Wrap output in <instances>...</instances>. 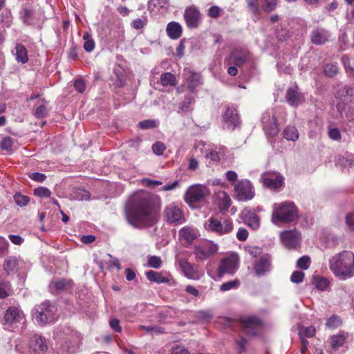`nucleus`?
Masks as SVG:
<instances>
[{"label": "nucleus", "mask_w": 354, "mask_h": 354, "mask_svg": "<svg viewBox=\"0 0 354 354\" xmlns=\"http://www.w3.org/2000/svg\"><path fill=\"white\" fill-rule=\"evenodd\" d=\"M160 198L145 191L133 193L126 203L124 214L127 222L134 227H149L156 223Z\"/></svg>", "instance_id": "nucleus-1"}, {"label": "nucleus", "mask_w": 354, "mask_h": 354, "mask_svg": "<svg viewBox=\"0 0 354 354\" xmlns=\"http://www.w3.org/2000/svg\"><path fill=\"white\" fill-rule=\"evenodd\" d=\"M329 268L342 279L354 277V254L347 250L335 254L329 260Z\"/></svg>", "instance_id": "nucleus-2"}, {"label": "nucleus", "mask_w": 354, "mask_h": 354, "mask_svg": "<svg viewBox=\"0 0 354 354\" xmlns=\"http://www.w3.org/2000/svg\"><path fill=\"white\" fill-rule=\"evenodd\" d=\"M298 217L297 209L294 203L285 201L273 205L272 222L279 225L280 223H287L295 221Z\"/></svg>", "instance_id": "nucleus-3"}, {"label": "nucleus", "mask_w": 354, "mask_h": 354, "mask_svg": "<svg viewBox=\"0 0 354 354\" xmlns=\"http://www.w3.org/2000/svg\"><path fill=\"white\" fill-rule=\"evenodd\" d=\"M57 308L55 305L46 301L39 306H36L32 310V317L35 322L40 325L53 322L55 319Z\"/></svg>", "instance_id": "nucleus-4"}, {"label": "nucleus", "mask_w": 354, "mask_h": 354, "mask_svg": "<svg viewBox=\"0 0 354 354\" xmlns=\"http://www.w3.org/2000/svg\"><path fill=\"white\" fill-rule=\"evenodd\" d=\"M24 320L25 315L19 306H12L4 313L0 322L5 330L13 331Z\"/></svg>", "instance_id": "nucleus-5"}, {"label": "nucleus", "mask_w": 354, "mask_h": 354, "mask_svg": "<svg viewBox=\"0 0 354 354\" xmlns=\"http://www.w3.org/2000/svg\"><path fill=\"white\" fill-rule=\"evenodd\" d=\"M195 147L204 155L209 164L216 165L220 162V153L223 149V147L203 140L198 141Z\"/></svg>", "instance_id": "nucleus-6"}, {"label": "nucleus", "mask_w": 354, "mask_h": 354, "mask_svg": "<svg viewBox=\"0 0 354 354\" xmlns=\"http://www.w3.org/2000/svg\"><path fill=\"white\" fill-rule=\"evenodd\" d=\"M209 194V190L206 186L196 184L187 189L184 200L189 207H193L195 203L203 201Z\"/></svg>", "instance_id": "nucleus-7"}, {"label": "nucleus", "mask_w": 354, "mask_h": 354, "mask_svg": "<svg viewBox=\"0 0 354 354\" xmlns=\"http://www.w3.org/2000/svg\"><path fill=\"white\" fill-rule=\"evenodd\" d=\"M205 229L218 235L230 233L233 230V223L230 219L218 220L214 217L209 218L205 224Z\"/></svg>", "instance_id": "nucleus-8"}, {"label": "nucleus", "mask_w": 354, "mask_h": 354, "mask_svg": "<svg viewBox=\"0 0 354 354\" xmlns=\"http://www.w3.org/2000/svg\"><path fill=\"white\" fill-rule=\"evenodd\" d=\"M163 217L169 224L181 225L185 221L183 210L174 203L165 206Z\"/></svg>", "instance_id": "nucleus-9"}, {"label": "nucleus", "mask_w": 354, "mask_h": 354, "mask_svg": "<svg viewBox=\"0 0 354 354\" xmlns=\"http://www.w3.org/2000/svg\"><path fill=\"white\" fill-rule=\"evenodd\" d=\"M234 196L239 201H250L254 196V189L248 180L243 179L234 184Z\"/></svg>", "instance_id": "nucleus-10"}, {"label": "nucleus", "mask_w": 354, "mask_h": 354, "mask_svg": "<svg viewBox=\"0 0 354 354\" xmlns=\"http://www.w3.org/2000/svg\"><path fill=\"white\" fill-rule=\"evenodd\" d=\"M239 259L236 254H232L223 259L218 268V277L221 278L224 274H233L239 268Z\"/></svg>", "instance_id": "nucleus-11"}, {"label": "nucleus", "mask_w": 354, "mask_h": 354, "mask_svg": "<svg viewBox=\"0 0 354 354\" xmlns=\"http://www.w3.org/2000/svg\"><path fill=\"white\" fill-rule=\"evenodd\" d=\"M263 128L265 133L270 136H274L279 132L277 118L272 111H267L263 113L261 118Z\"/></svg>", "instance_id": "nucleus-12"}, {"label": "nucleus", "mask_w": 354, "mask_h": 354, "mask_svg": "<svg viewBox=\"0 0 354 354\" xmlns=\"http://www.w3.org/2000/svg\"><path fill=\"white\" fill-rule=\"evenodd\" d=\"M255 274L259 277H263L270 273L272 270V259L269 254H264L257 260L253 265Z\"/></svg>", "instance_id": "nucleus-13"}, {"label": "nucleus", "mask_w": 354, "mask_h": 354, "mask_svg": "<svg viewBox=\"0 0 354 354\" xmlns=\"http://www.w3.org/2000/svg\"><path fill=\"white\" fill-rule=\"evenodd\" d=\"M218 250L216 244L204 242L194 248V254L198 261H204L214 254Z\"/></svg>", "instance_id": "nucleus-14"}, {"label": "nucleus", "mask_w": 354, "mask_h": 354, "mask_svg": "<svg viewBox=\"0 0 354 354\" xmlns=\"http://www.w3.org/2000/svg\"><path fill=\"white\" fill-rule=\"evenodd\" d=\"M250 58V53L243 48H235L230 54L226 62L229 65H235L236 66H242Z\"/></svg>", "instance_id": "nucleus-15"}, {"label": "nucleus", "mask_w": 354, "mask_h": 354, "mask_svg": "<svg viewBox=\"0 0 354 354\" xmlns=\"http://www.w3.org/2000/svg\"><path fill=\"white\" fill-rule=\"evenodd\" d=\"M28 345L32 354H43L48 348L46 338L37 334H34L30 337Z\"/></svg>", "instance_id": "nucleus-16"}, {"label": "nucleus", "mask_w": 354, "mask_h": 354, "mask_svg": "<svg viewBox=\"0 0 354 354\" xmlns=\"http://www.w3.org/2000/svg\"><path fill=\"white\" fill-rule=\"evenodd\" d=\"M280 238L283 245L288 248H295L301 241L300 233L296 230L281 232Z\"/></svg>", "instance_id": "nucleus-17"}, {"label": "nucleus", "mask_w": 354, "mask_h": 354, "mask_svg": "<svg viewBox=\"0 0 354 354\" xmlns=\"http://www.w3.org/2000/svg\"><path fill=\"white\" fill-rule=\"evenodd\" d=\"M176 263L180 267L185 276L189 279H199L201 274L198 269L190 264L187 260L176 257Z\"/></svg>", "instance_id": "nucleus-18"}, {"label": "nucleus", "mask_w": 354, "mask_h": 354, "mask_svg": "<svg viewBox=\"0 0 354 354\" xmlns=\"http://www.w3.org/2000/svg\"><path fill=\"white\" fill-rule=\"evenodd\" d=\"M223 120L226 128L233 130L240 123L239 116L236 108L228 106L223 115Z\"/></svg>", "instance_id": "nucleus-19"}, {"label": "nucleus", "mask_w": 354, "mask_h": 354, "mask_svg": "<svg viewBox=\"0 0 354 354\" xmlns=\"http://www.w3.org/2000/svg\"><path fill=\"white\" fill-rule=\"evenodd\" d=\"M241 326L245 333L256 335L258 330L262 327V322L257 317H245L241 319Z\"/></svg>", "instance_id": "nucleus-20"}, {"label": "nucleus", "mask_w": 354, "mask_h": 354, "mask_svg": "<svg viewBox=\"0 0 354 354\" xmlns=\"http://www.w3.org/2000/svg\"><path fill=\"white\" fill-rule=\"evenodd\" d=\"M263 185L270 189H277L282 186L283 177L278 173L265 174L261 176Z\"/></svg>", "instance_id": "nucleus-21"}, {"label": "nucleus", "mask_w": 354, "mask_h": 354, "mask_svg": "<svg viewBox=\"0 0 354 354\" xmlns=\"http://www.w3.org/2000/svg\"><path fill=\"white\" fill-rule=\"evenodd\" d=\"M201 14L196 8L190 6L185 10L184 19L189 28H196L198 26Z\"/></svg>", "instance_id": "nucleus-22"}, {"label": "nucleus", "mask_w": 354, "mask_h": 354, "mask_svg": "<svg viewBox=\"0 0 354 354\" xmlns=\"http://www.w3.org/2000/svg\"><path fill=\"white\" fill-rule=\"evenodd\" d=\"M286 99L290 106H297L304 101V96L299 93L298 87L295 86L288 89Z\"/></svg>", "instance_id": "nucleus-23"}, {"label": "nucleus", "mask_w": 354, "mask_h": 354, "mask_svg": "<svg viewBox=\"0 0 354 354\" xmlns=\"http://www.w3.org/2000/svg\"><path fill=\"white\" fill-rule=\"evenodd\" d=\"M241 217L245 224L254 230L259 227V218L257 214L251 209L245 208L241 212Z\"/></svg>", "instance_id": "nucleus-24"}, {"label": "nucleus", "mask_w": 354, "mask_h": 354, "mask_svg": "<svg viewBox=\"0 0 354 354\" xmlns=\"http://www.w3.org/2000/svg\"><path fill=\"white\" fill-rule=\"evenodd\" d=\"M330 36L328 30L317 28L312 31L310 40L315 45H322L328 41Z\"/></svg>", "instance_id": "nucleus-25"}, {"label": "nucleus", "mask_w": 354, "mask_h": 354, "mask_svg": "<svg viewBox=\"0 0 354 354\" xmlns=\"http://www.w3.org/2000/svg\"><path fill=\"white\" fill-rule=\"evenodd\" d=\"M335 97L343 100L344 103H354V87L347 86L342 87L337 91Z\"/></svg>", "instance_id": "nucleus-26"}, {"label": "nucleus", "mask_w": 354, "mask_h": 354, "mask_svg": "<svg viewBox=\"0 0 354 354\" xmlns=\"http://www.w3.org/2000/svg\"><path fill=\"white\" fill-rule=\"evenodd\" d=\"M215 201L217 203L221 210H227L231 205V199L230 196L223 191H219L215 193Z\"/></svg>", "instance_id": "nucleus-27"}, {"label": "nucleus", "mask_w": 354, "mask_h": 354, "mask_svg": "<svg viewBox=\"0 0 354 354\" xmlns=\"http://www.w3.org/2000/svg\"><path fill=\"white\" fill-rule=\"evenodd\" d=\"M198 235V230L191 227H184L179 231L180 238L184 240L187 243H191L197 238Z\"/></svg>", "instance_id": "nucleus-28"}, {"label": "nucleus", "mask_w": 354, "mask_h": 354, "mask_svg": "<svg viewBox=\"0 0 354 354\" xmlns=\"http://www.w3.org/2000/svg\"><path fill=\"white\" fill-rule=\"evenodd\" d=\"M166 31L169 38L177 39L182 35L183 28L179 23L171 21L167 24Z\"/></svg>", "instance_id": "nucleus-29"}, {"label": "nucleus", "mask_w": 354, "mask_h": 354, "mask_svg": "<svg viewBox=\"0 0 354 354\" xmlns=\"http://www.w3.org/2000/svg\"><path fill=\"white\" fill-rule=\"evenodd\" d=\"M15 56L17 62L26 64L28 62V51L21 44H17L15 48Z\"/></svg>", "instance_id": "nucleus-30"}, {"label": "nucleus", "mask_w": 354, "mask_h": 354, "mask_svg": "<svg viewBox=\"0 0 354 354\" xmlns=\"http://www.w3.org/2000/svg\"><path fill=\"white\" fill-rule=\"evenodd\" d=\"M147 279L151 282L157 283H165L169 281V279L162 273L153 270H149L146 272Z\"/></svg>", "instance_id": "nucleus-31"}, {"label": "nucleus", "mask_w": 354, "mask_h": 354, "mask_svg": "<svg viewBox=\"0 0 354 354\" xmlns=\"http://www.w3.org/2000/svg\"><path fill=\"white\" fill-rule=\"evenodd\" d=\"M187 88L194 92L195 88L201 84V76L197 73H191L190 75L187 79Z\"/></svg>", "instance_id": "nucleus-32"}, {"label": "nucleus", "mask_w": 354, "mask_h": 354, "mask_svg": "<svg viewBox=\"0 0 354 354\" xmlns=\"http://www.w3.org/2000/svg\"><path fill=\"white\" fill-rule=\"evenodd\" d=\"M354 163V155L352 153H346L338 158L336 165L344 168H349Z\"/></svg>", "instance_id": "nucleus-33"}, {"label": "nucleus", "mask_w": 354, "mask_h": 354, "mask_svg": "<svg viewBox=\"0 0 354 354\" xmlns=\"http://www.w3.org/2000/svg\"><path fill=\"white\" fill-rule=\"evenodd\" d=\"M160 83L163 86H175L177 83L174 75L171 73H164L160 76Z\"/></svg>", "instance_id": "nucleus-34"}, {"label": "nucleus", "mask_w": 354, "mask_h": 354, "mask_svg": "<svg viewBox=\"0 0 354 354\" xmlns=\"http://www.w3.org/2000/svg\"><path fill=\"white\" fill-rule=\"evenodd\" d=\"M283 136L288 140L295 141L299 138V132L295 127H287L283 131Z\"/></svg>", "instance_id": "nucleus-35"}, {"label": "nucleus", "mask_w": 354, "mask_h": 354, "mask_svg": "<svg viewBox=\"0 0 354 354\" xmlns=\"http://www.w3.org/2000/svg\"><path fill=\"white\" fill-rule=\"evenodd\" d=\"M17 265V259L15 257H9L5 259L3 268L4 270L9 274L16 270Z\"/></svg>", "instance_id": "nucleus-36"}, {"label": "nucleus", "mask_w": 354, "mask_h": 354, "mask_svg": "<svg viewBox=\"0 0 354 354\" xmlns=\"http://www.w3.org/2000/svg\"><path fill=\"white\" fill-rule=\"evenodd\" d=\"M346 342V337L344 335L339 334L331 337V347L334 351L338 350Z\"/></svg>", "instance_id": "nucleus-37"}, {"label": "nucleus", "mask_w": 354, "mask_h": 354, "mask_svg": "<svg viewBox=\"0 0 354 354\" xmlns=\"http://www.w3.org/2000/svg\"><path fill=\"white\" fill-rule=\"evenodd\" d=\"M313 283L321 291L326 290L329 286L328 280L326 278L320 277L315 278Z\"/></svg>", "instance_id": "nucleus-38"}, {"label": "nucleus", "mask_w": 354, "mask_h": 354, "mask_svg": "<svg viewBox=\"0 0 354 354\" xmlns=\"http://www.w3.org/2000/svg\"><path fill=\"white\" fill-rule=\"evenodd\" d=\"M83 39L84 40V48L87 52H91L95 48V42L91 38V35L86 32L84 33Z\"/></svg>", "instance_id": "nucleus-39"}, {"label": "nucleus", "mask_w": 354, "mask_h": 354, "mask_svg": "<svg viewBox=\"0 0 354 354\" xmlns=\"http://www.w3.org/2000/svg\"><path fill=\"white\" fill-rule=\"evenodd\" d=\"M90 197V194L88 191L84 189H76L73 195L72 198L77 201L87 200Z\"/></svg>", "instance_id": "nucleus-40"}, {"label": "nucleus", "mask_w": 354, "mask_h": 354, "mask_svg": "<svg viewBox=\"0 0 354 354\" xmlns=\"http://www.w3.org/2000/svg\"><path fill=\"white\" fill-rule=\"evenodd\" d=\"M315 333V328L313 326L301 327L299 329V335L300 339L312 337Z\"/></svg>", "instance_id": "nucleus-41"}, {"label": "nucleus", "mask_w": 354, "mask_h": 354, "mask_svg": "<svg viewBox=\"0 0 354 354\" xmlns=\"http://www.w3.org/2000/svg\"><path fill=\"white\" fill-rule=\"evenodd\" d=\"M13 198L16 204L20 207H24L30 202V198L21 193H16Z\"/></svg>", "instance_id": "nucleus-42"}, {"label": "nucleus", "mask_w": 354, "mask_h": 354, "mask_svg": "<svg viewBox=\"0 0 354 354\" xmlns=\"http://www.w3.org/2000/svg\"><path fill=\"white\" fill-rule=\"evenodd\" d=\"M167 4L168 0H149L148 7L149 9L154 10L155 9L165 8Z\"/></svg>", "instance_id": "nucleus-43"}, {"label": "nucleus", "mask_w": 354, "mask_h": 354, "mask_svg": "<svg viewBox=\"0 0 354 354\" xmlns=\"http://www.w3.org/2000/svg\"><path fill=\"white\" fill-rule=\"evenodd\" d=\"M159 122L158 120L148 119L139 122V127L142 129H149L157 127Z\"/></svg>", "instance_id": "nucleus-44"}, {"label": "nucleus", "mask_w": 354, "mask_h": 354, "mask_svg": "<svg viewBox=\"0 0 354 354\" xmlns=\"http://www.w3.org/2000/svg\"><path fill=\"white\" fill-rule=\"evenodd\" d=\"M338 72V67L336 64H327L324 68L325 75L328 77H333Z\"/></svg>", "instance_id": "nucleus-45"}, {"label": "nucleus", "mask_w": 354, "mask_h": 354, "mask_svg": "<svg viewBox=\"0 0 354 354\" xmlns=\"http://www.w3.org/2000/svg\"><path fill=\"white\" fill-rule=\"evenodd\" d=\"M1 22L6 27L9 28L12 24V16L9 10H6L1 14Z\"/></svg>", "instance_id": "nucleus-46"}, {"label": "nucleus", "mask_w": 354, "mask_h": 354, "mask_svg": "<svg viewBox=\"0 0 354 354\" xmlns=\"http://www.w3.org/2000/svg\"><path fill=\"white\" fill-rule=\"evenodd\" d=\"M13 144V140L11 138L6 137L2 140L0 145L3 150H6L10 153L12 152Z\"/></svg>", "instance_id": "nucleus-47"}, {"label": "nucleus", "mask_w": 354, "mask_h": 354, "mask_svg": "<svg viewBox=\"0 0 354 354\" xmlns=\"http://www.w3.org/2000/svg\"><path fill=\"white\" fill-rule=\"evenodd\" d=\"M240 284V282L239 280H233V281H227V282H225L224 283H223L221 287H220V290L221 291H228L230 290H232V289H236L239 287Z\"/></svg>", "instance_id": "nucleus-48"}, {"label": "nucleus", "mask_w": 354, "mask_h": 354, "mask_svg": "<svg viewBox=\"0 0 354 354\" xmlns=\"http://www.w3.org/2000/svg\"><path fill=\"white\" fill-rule=\"evenodd\" d=\"M34 194L41 198H48L50 196L51 192L46 187H39L34 189Z\"/></svg>", "instance_id": "nucleus-49"}, {"label": "nucleus", "mask_w": 354, "mask_h": 354, "mask_svg": "<svg viewBox=\"0 0 354 354\" xmlns=\"http://www.w3.org/2000/svg\"><path fill=\"white\" fill-rule=\"evenodd\" d=\"M310 263V259L308 256H303L297 260V266L300 269L306 270Z\"/></svg>", "instance_id": "nucleus-50"}, {"label": "nucleus", "mask_w": 354, "mask_h": 354, "mask_svg": "<svg viewBox=\"0 0 354 354\" xmlns=\"http://www.w3.org/2000/svg\"><path fill=\"white\" fill-rule=\"evenodd\" d=\"M32 11L31 10L24 8L21 12V17L24 23L26 24H30L32 23Z\"/></svg>", "instance_id": "nucleus-51"}, {"label": "nucleus", "mask_w": 354, "mask_h": 354, "mask_svg": "<svg viewBox=\"0 0 354 354\" xmlns=\"http://www.w3.org/2000/svg\"><path fill=\"white\" fill-rule=\"evenodd\" d=\"M248 7L249 10L254 15H259L260 13L259 6L257 0H248Z\"/></svg>", "instance_id": "nucleus-52"}, {"label": "nucleus", "mask_w": 354, "mask_h": 354, "mask_svg": "<svg viewBox=\"0 0 354 354\" xmlns=\"http://www.w3.org/2000/svg\"><path fill=\"white\" fill-rule=\"evenodd\" d=\"M148 264L151 268L158 269L162 266V260L159 257L151 256L149 258Z\"/></svg>", "instance_id": "nucleus-53"}, {"label": "nucleus", "mask_w": 354, "mask_h": 354, "mask_svg": "<svg viewBox=\"0 0 354 354\" xmlns=\"http://www.w3.org/2000/svg\"><path fill=\"white\" fill-rule=\"evenodd\" d=\"M166 147L162 142H156L152 145L153 152L158 156L162 155Z\"/></svg>", "instance_id": "nucleus-54"}, {"label": "nucleus", "mask_w": 354, "mask_h": 354, "mask_svg": "<svg viewBox=\"0 0 354 354\" xmlns=\"http://www.w3.org/2000/svg\"><path fill=\"white\" fill-rule=\"evenodd\" d=\"M194 102V98L189 95L185 96L184 100L180 106V109L183 112H187L190 104Z\"/></svg>", "instance_id": "nucleus-55"}, {"label": "nucleus", "mask_w": 354, "mask_h": 354, "mask_svg": "<svg viewBox=\"0 0 354 354\" xmlns=\"http://www.w3.org/2000/svg\"><path fill=\"white\" fill-rule=\"evenodd\" d=\"M304 273L301 271L296 270L292 272L290 277V281L295 283H299L303 281Z\"/></svg>", "instance_id": "nucleus-56"}, {"label": "nucleus", "mask_w": 354, "mask_h": 354, "mask_svg": "<svg viewBox=\"0 0 354 354\" xmlns=\"http://www.w3.org/2000/svg\"><path fill=\"white\" fill-rule=\"evenodd\" d=\"M245 250L252 257H257L262 252L261 248L257 246H247L245 247Z\"/></svg>", "instance_id": "nucleus-57"}, {"label": "nucleus", "mask_w": 354, "mask_h": 354, "mask_svg": "<svg viewBox=\"0 0 354 354\" xmlns=\"http://www.w3.org/2000/svg\"><path fill=\"white\" fill-rule=\"evenodd\" d=\"M342 62L345 68L346 73L351 75L354 73V68L351 66L350 59L347 55H344L342 58Z\"/></svg>", "instance_id": "nucleus-58"}, {"label": "nucleus", "mask_w": 354, "mask_h": 354, "mask_svg": "<svg viewBox=\"0 0 354 354\" xmlns=\"http://www.w3.org/2000/svg\"><path fill=\"white\" fill-rule=\"evenodd\" d=\"M10 291V284L8 282L0 283V298H6L8 296Z\"/></svg>", "instance_id": "nucleus-59"}, {"label": "nucleus", "mask_w": 354, "mask_h": 354, "mask_svg": "<svg viewBox=\"0 0 354 354\" xmlns=\"http://www.w3.org/2000/svg\"><path fill=\"white\" fill-rule=\"evenodd\" d=\"M277 4V0H266L263 8L266 12H270L275 9Z\"/></svg>", "instance_id": "nucleus-60"}, {"label": "nucleus", "mask_w": 354, "mask_h": 354, "mask_svg": "<svg viewBox=\"0 0 354 354\" xmlns=\"http://www.w3.org/2000/svg\"><path fill=\"white\" fill-rule=\"evenodd\" d=\"M48 115V111L44 105L39 106L35 112V115L37 118H44Z\"/></svg>", "instance_id": "nucleus-61"}, {"label": "nucleus", "mask_w": 354, "mask_h": 354, "mask_svg": "<svg viewBox=\"0 0 354 354\" xmlns=\"http://www.w3.org/2000/svg\"><path fill=\"white\" fill-rule=\"evenodd\" d=\"M68 284V281H67L66 279H62L54 283H51L50 284V287H52V286L54 285L56 290L59 291L64 290Z\"/></svg>", "instance_id": "nucleus-62"}, {"label": "nucleus", "mask_w": 354, "mask_h": 354, "mask_svg": "<svg viewBox=\"0 0 354 354\" xmlns=\"http://www.w3.org/2000/svg\"><path fill=\"white\" fill-rule=\"evenodd\" d=\"M328 136L333 140H339L341 138L340 132L337 128H330L328 130Z\"/></svg>", "instance_id": "nucleus-63"}, {"label": "nucleus", "mask_w": 354, "mask_h": 354, "mask_svg": "<svg viewBox=\"0 0 354 354\" xmlns=\"http://www.w3.org/2000/svg\"><path fill=\"white\" fill-rule=\"evenodd\" d=\"M171 354H189V352L184 346H176L171 348Z\"/></svg>", "instance_id": "nucleus-64"}]
</instances>
